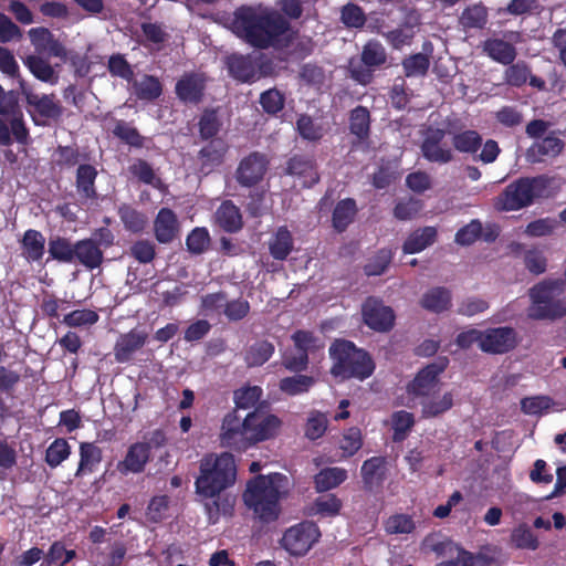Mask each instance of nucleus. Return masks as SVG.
Instances as JSON below:
<instances>
[{"instance_id": "1", "label": "nucleus", "mask_w": 566, "mask_h": 566, "mask_svg": "<svg viewBox=\"0 0 566 566\" xmlns=\"http://www.w3.org/2000/svg\"><path fill=\"white\" fill-rule=\"evenodd\" d=\"M238 468L230 452L210 453L200 460L196 493L206 500L208 521L216 524L221 516H231L237 496L226 491L234 485Z\"/></svg>"}, {"instance_id": "2", "label": "nucleus", "mask_w": 566, "mask_h": 566, "mask_svg": "<svg viewBox=\"0 0 566 566\" xmlns=\"http://www.w3.org/2000/svg\"><path fill=\"white\" fill-rule=\"evenodd\" d=\"M220 22L238 38L259 49L284 48L292 39L290 23L273 8L242 6Z\"/></svg>"}, {"instance_id": "3", "label": "nucleus", "mask_w": 566, "mask_h": 566, "mask_svg": "<svg viewBox=\"0 0 566 566\" xmlns=\"http://www.w3.org/2000/svg\"><path fill=\"white\" fill-rule=\"evenodd\" d=\"M290 480L282 473L259 475L248 482L244 504L262 521H273L280 513V500L289 493Z\"/></svg>"}, {"instance_id": "4", "label": "nucleus", "mask_w": 566, "mask_h": 566, "mask_svg": "<svg viewBox=\"0 0 566 566\" xmlns=\"http://www.w3.org/2000/svg\"><path fill=\"white\" fill-rule=\"evenodd\" d=\"M329 355L333 359L331 373L336 378L363 380L368 378L375 369L369 355L347 340L334 342L329 348Z\"/></svg>"}, {"instance_id": "5", "label": "nucleus", "mask_w": 566, "mask_h": 566, "mask_svg": "<svg viewBox=\"0 0 566 566\" xmlns=\"http://www.w3.org/2000/svg\"><path fill=\"white\" fill-rule=\"evenodd\" d=\"M551 179L544 176L522 178L511 185L495 199L499 211H516L531 205L535 199L551 193Z\"/></svg>"}, {"instance_id": "6", "label": "nucleus", "mask_w": 566, "mask_h": 566, "mask_svg": "<svg viewBox=\"0 0 566 566\" xmlns=\"http://www.w3.org/2000/svg\"><path fill=\"white\" fill-rule=\"evenodd\" d=\"M564 285L562 280H549L531 289L528 316L534 319H554L565 315L566 298L560 297Z\"/></svg>"}, {"instance_id": "7", "label": "nucleus", "mask_w": 566, "mask_h": 566, "mask_svg": "<svg viewBox=\"0 0 566 566\" xmlns=\"http://www.w3.org/2000/svg\"><path fill=\"white\" fill-rule=\"evenodd\" d=\"M165 443L166 436L160 430L144 436L142 441L134 442L128 447L123 460L116 465L117 471L123 475L144 472L151 459L153 450L164 447Z\"/></svg>"}, {"instance_id": "8", "label": "nucleus", "mask_w": 566, "mask_h": 566, "mask_svg": "<svg viewBox=\"0 0 566 566\" xmlns=\"http://www.w3.org/2000/svg\"><path fill=\"white\" fill-rule=\"evenodd\" d=\"M447 366L446 361L434 363L422 368L407 386V398L401 403L413 407L420 400L437 394L440 389L439 376Z\"/></svg>"}, {"instance_id": "9", "label": "nucleus", "mask_w": 566, "mask_h": 566, "mask_svg": "<svg viewBox=\"0 0 566 566\" xmlns=\"http://www.w3.org/2000/svg\"><path fill=\"white\" fill-rule=\"evenodd\" d=\"M294 350L285 353L283 365L291 371L304 370L308 363V355L324 347L323 342L307 331H298L292 335Z\"/></svg>"}, {"instance_id": "10", "label": "nucleus", "mask_w": 566, "mask_h": 566, "mask_svg": "<svg viewBox=\"0 0 566 566\" xmlns=\"http://www.w3.org/2000/svg\"><path fill=\"white\" fill-rule=\"evenodd\" d=\"M219 439L222 447L237 451L251 448L247 416L240 417L237 410L228 412L222 419Z\"/></svg>"}, {"instance_id": "11", "label": "nucleus", "mask_w": 566, "mask_h": 566, "mask_svg": "<svg viewBox=\"0 0 566 566\" xmlns=\"http://www.w3.org/2000/svg\"><path fill=\"white\" fill-rule=\"evenodd\" d=\"M319 531L314 523L304 522L291 526L281 539L282 547L294 556L305 555L317 542Z\"/></svg>"}, {"instance_id": "12", "label": "nucleus", "mask_w": 566, "mask_h": 566, "mask_svg": "<svg viewBox=\"0 0 566 566\" xmlns=\"http://www.w3.org/2000/svg\"><path fill=\"white\" fill-rule=\"evenodd\" d=\"M247 427L251 447L275 438L282 427V420L265 410L255 409L247 413Z\"/></svg>"}, {"instance_id": "13", "label": "nucleus", "mask_w": 566, "mask_h": 566, "mask_svg": "<svg viewBox=\"0 0 566 566\" xmlns=\"http://www.w3.org/2000/svg\"><path fill=\"white\" fill-rule=\"evenodd\" d=\"M364 323L376 332H388L395 323L394 311L381 301L369 297L361 305Z\"/></svg>"}, {"instance_id": "14", "label": "nucleus", "mask_w": 566, "mask_h": 566, "mask_svg": "<svg viewBox=\"0 0 566 566\" xmlns=\"http://www.w3.org/2000/svg\"><path fill=\"white\" fill-rule=\"evenodd\" d=\"M28 35L36 53H45L50 56L59 57L63 62L67 60V49L49 29L43 27L32 28L29 30Z\"/></svg>"}, {"instance_id": "15", "label": "nucleus", "mask_w": 566, "mask_h": 566, "mask_svg": "<svg viewBox=\"0 0 566 566\" xmlns=\"http://www.w3.org/2000/svg\"><path fill=\"white\" fill-rule=\"evenodd\" d=\"M27 102L31 107L33 119L39 125H45L49 120L57 119L62 114V106L54 95L27 94Z\"/></svg>"}, {"instance_id": "16", "label": "nucleus", "mask_w": 566, "mask_h": 566, "mask_svg": "<svg viewBox=\"0 0 566 566\" xmlns=\"http://www.w3.org/2000/svg\"><path fill=\"white\" fill-rule=\"evenodd\" d=\"M442 129H428L421 146L423 157L429 161L446 164L452 159V150L444 142Z\"/></svg>"}, {"instance_id": "17", "label": "nucleus", "mask_w": 566, "mask_h": 566, "mask_svg": "<svg viewBox=\"0 0 566 566\" xmlns=\"http://www.w3.org/2000/svg\"><path fill=\"white\" fill-rule=\"evenodd\" d=\"M268 160L258 153L243 158L237 169V180L244 187L258 184L265 175Z\"/></svg>"}, {"instance_id": "18", "label": "nucleus", "mask_w": 566, "mask_h": 566, "mask_svg": "<svg viewBox=\"0 0 566 566\" xmlns=\"http://www.w3.org/2000/svg\"><path fill=\"white\" fill-rule=\"evenodd\" d=\"M516 344V335L513 328L497 327L482 333L480 348L489 353H504Z\"/></svg>"}, {"instance_id": "19", "label": "nucleus", "mask_w": 566, "mask_h": 566, "mask_svg": "<svg viewBox=\"0 0 566 566\" xmlns=\"http://www.w3.org/2000/svg\"><path fill=\"white\" fill-rule=\"evenodd\" d=\"M155 235L160 243L171 242L179 232L177 216L167 208H163L155 219Z\"/></svg>"}, {"instance_id": "20", "label": "nucleus", "mask_w": 566, "mask_h": 566, "mask_svg": "<svg viewBox=\"0 0 566 566\" xmlns=\"http://www.w3.org/2000/svg\"><path fill=\"white\" fill-rule=\"evenodd\" d=\"M147 334L137 329H133L122 335L115 346L116 359L120 363L127 361L130 356L144 346Z\"/></svg>"}, {"instance_id": "21", "label": "nucleus", "mask_w": 566, "mask_h": 566, "mask_svg": "<svg viewBox=\"0 0 566 566\" xmlns=\"http://www.w3.org/2000/svg\"><path fill=\"white\" fill-rule=\"evenodd\" d=\"M453 398L454 395L452 391L440 394L439 389L437 394H433L419 401L422 416L424 418H433L447 412L453 406Z\"/></svg>"}, {"instance_id": "22", "label": "nucleus", "mask_w": 566, "mask_h": 566, "mask_svg": "<svg viewBox=\"0 0 566 566\" xmlns=\"http://www.w3.org/2000/svg\"><path fill=\"white\" fill-rule=\"evenodd\" d=\"M205 87V77L199 73L186 74L177 82L176 93L185 102H197Z\"/></svg>"}, {"instance_id": "23", "label": "nucleus", "mask_w": 566, "mask_h": 566, "mask_svg": "<svg viewBox=\"0 0 566 566\" xmlns=\"http://www.w3.org/2000/svg\"><path fill=\"white\" fill-rule=\"evenodd\" d=\"M24 64L38 80L51 85L59 82V71L56 70L59 65H51L46 59L39 54H31L27 56Z\"/></svg>"}, {"instance_id": "24", "label": "nucleus", "mask_w": 566, "mask_h": 566, "mask_svg": "<svg viewBox=\"0 0 566 566\" xmlns=\"http://www.w3.org/2000/svg\"><path fill=\"white\" fill-rule=\"evenodd\" d=\"M437 238V229L434 227H424L409 234L406 239L402 250L407 254H415L423 251L431 245Z\"/></svg>"}, {"instance_id": "25", "label": "nucleus", "mask_w": 566, "mask_h": 566, "mask_svg": "<svg viewBox=\"0 0 566 566\" xmlns=\"http://www.w3.org/2000/svg\"><path fill=\"white\" fill-rule=\"evenodd\" d=\"M227 65L230 74L241 82H252L256 78L255 64L250 56L233 54L228 57Z\"/></svg>"}, {"instance_id": "26", "label": "nucleus", "mask_w": 566, "mask_h": 566, "mask_svg": "<svg viewBox=\"0 0 566 566\" xmlns=\"http://www.w3.org/2000/svg\"><path fill=\"white\" fill-rule=\"evenodd\" d=\"M21 245L28 261H40L45 251V238L41 232L30 229L24 232Z\"/></svg>"}, {"instance_id": "27", "label": "nucleus", "mask_w": 566, "mask_h": 566, "mask_svg": "<svg viewBox=\"0 0 566 566\" xmlns=\"http://www.w3.org/2000/svg\"><path fill=\"white\" fill-rule=\"evenodd\" d=\"M216 222L227 232H235L242 227L240 210L231 201H224L216 212Z\"/></svg>"}, {"instance_id": "28", "label": "nucleus", "mask_w": 566, "mask_h": 566, "mask_svg": "<svg viewBox=\"0 0 566 566\" xmlns=\"http://www.w3.org/2000/svg\"><path fill=\"white\" fill-rule=\"evenodd\" d=\"M74 251V258L90 269L97 268L103 260L99 247L92 239L78 241Z\"/></svg>"}, {"instance_id": "29", "label": "nucleus", "mask_w": 566, "mask_h": 566, "mask_svg": "<svg viewBox=\"0 0 566 566\" xmlns=\"http://www.w3.org/2000/svg\"><path fill=\"white\" fill-rule=\"evenodd\" d=\"M80 455V464L76 471L77 476L94 472L102 461V450L94 443H81Z\"/></svg>"}, {"instance_id": "30", "label": "nucleus", "mask_w": 566, "mask_h": 566, "mask_svg": "<svg viewBox=\"0 0 566 566\" xmlns=\"http://www.w3.org/2000/svg\"><path fill=\"white\" fill-rule=\"evenodd\" d=\"M271 255L284 260L293 249V238L286 227H280L269 242Z\"/></svg>"}, {"instance_id": "31", "label": "nucleus", "mask_w": 566, "mask_h": 566, "mask_svg": "<svg viewBox=\"0 0 566 566\" xmlns=\"http://www.w3.org/2000/svg\"><path fill=\"white\" fill-rule=\"evenodd\" d=\"M483 48L492 60L502 64H510L515 59L513 45L501 39H490L484 42Z\"/></svg>"}, {"instance_id": "32", "label": "nucleus", "mask_w": 566, "mask_h": 566, "mask_svg": "<svg viewBox=\"0 0 566 566\" xmlns=\"http://www.w3.org/2000/svg\"><path fill=\"white\" fill-rule=\"evenodd\" d=\"M289 174L297 176L302 179V185L311 187L318 181V175L308 159L294 157L290 160L287 167Z\"/></svg>"}, {"instance_id": "33", "label": "nucleus", "mask_w": 566, "mask_h": 566, "mask_svg": "<svg viewBox=\"0 0 566 566\" xmlns=\"http://www.w3.org/2000/svg\"><path fill=\"white\" fill-rule=\"evenodd\" d=\"M347 479V471L343 468H326L315 475V488L318 492H325L338 486Z\"/></svg>"}, {"instance_id": "34", "label": "nucleus", "mask_w": 566, "mask_h": 566, "mask_svg": "<svg viewBox=\"0 0 566 566\" xmlns=\"http://www.w3.org/2000/svg\"><path fill=\"white\" fill-rule=\"evenodd\" d=\"M421 304L432 312H443L450 307L451 295L444 287H434L423 294Z\"/></svg>"}, {"instance_id": "35", "label": "nucleus", "mask_w": 566, "mask_h": 566, "mask_svg": "<svg viewBox=\"0 0 566 566\" xmlns=\"http://www.w3.org/2000/svg\"><path fill=\"white\" fill-rule=\"evenodd\" d=\"M563 149V142L556 136H547L532 145L528 156L539 160L541 156H556Z\"/></svg>"}, {"instance_id": "36", "label": "nucleus", "mask_w": 566, "mask_h": 566, "mask_svg": "<svg viewBox=\"0 0 566 566\" xmlns=\"http://www.w3.org/2000/svg\"><path fill=\"white\" fill-rule=\"evenodd\" d=\"M224 150V146L221 142L218 140H213L208 146L202 148L200 151L202 172L208 174L213 169V167L219 165L223 157Z\"/></svg>"}, {"instance_id": "37", "label": "nucleus", "mask_w": 566, "mask_h": 566, "mask_svg": "<svg viewBox=\"0 0 566 566\" xmlns=\"http://www.w3.org/2000/svg\"><path fill=\"white\" fill-rule=\"evenodd\" d=\"M328 427L327 416L321 411L312 410L308 412L304 428L305 437L310 440L322 438Z\"/></svg>"}, {"instance_id": "38", "label": "nucleus", "mask_w": 566, "mask_h": 566, "mask_svg": "<svg viewBox=\"0 0 566 566\" xmlns=\"http://www.w3.org/2000/svg\"><path fill=\"white\" fill-rule=\"evenodd\" d=\"M356 214V203L352 199L338 202L333 213V224L338 231H343L353 221Z\"/></svg>"}, {"instance_id": "39", "label": "nucleus", "mask_w": 566, "mask_h": 566, "mask_svg": "<svg viewBox=\"0 0 566 566\" xmlns=\"http://www.w3.org/2000/svg\"><path fill=\"white\" fill-rule=\"evenodd\" d=\"M136 95L142 99H155L161 94L160 82L150 75H143L134 83Z\"/></svg>"}, {"instance_id": "40", "label": "nucleus", "mask_w": 566, "mask_h": 566, "mask_svg": "<svg viewBox=\"0 0 566 566\" xmlns=\"http://www.w3.org/2000/svg\"><path fill=\"white\" fill-rule=\"evenodd\" d=\"M415 424V418L411 412L401 410L391 416V428L394 430V440L402 441L408 436Z\"/></svg>"}, {"instance_id": "41", "label": "nucleus", "mask_w": 566, "mask_h": 566, "mask_svg": "<svg viewBox=\"0 0 566 566\" xmlns=\"http://www.w3.org/2000/svg\"><path fill=\"white\" fill-rule=\"evenodd\" d=\"M314 381L313 377L305 375L286 377L280 381V389L290 396H295L306 392L314 385Z\"/></svg>"}, {"instance_id": "42", "label": "nucleus", "mask_w": 566, "mask_h": 566, "mask_svg": "<svg viewBox=\"0 0 566 566\" xmlns=\"http://www.w3.org/2000/svg\"><path fill=\"white\" fill-rule=\"evenodd\" d=\"M96 176L97 171L91 165H81L77 169V190L82 192L86 198H92L95 196L94 181Z\"/></svg>"}, {"instance_id": "43", "label": "nucleus", "mask_w": 566, "mask_h": 566, "mask_svg": "<svg viewBox=\"0 0 566 566\" xmlns=\"http://www.w3.org/2000/svg\"><path fill=\"white\" fill-rule=\"evenodd\" d=\"M296 129L302 138L317 140L323 137L325 128L323 125L307 115H301L296 122Z\"/></svg>"}, {"instance_id": "44", "label": "nucleus", "mask_w": 566, "mask_h": 566, "mask_svg": "<svg viewBox=\"0 0 566 566\" xmlns=\"http://www.w3.org/2000/svg\"><path fill=\"white\" fill-rule=\"evenodd\" d=\"M273 353L274 346L271 343L258 342L249 348L245 360L250 366H260L268 361Z\"/></svg>"}, {"instance_id": "45", "label": "nucleus", "mask_w": 566, "mask_h": 566, "mask_svg": "<svg viewBox=\"0 0 566 566\" xmlns=\"http://www.w3.org/2000/svg\"><path fill=\"white\" fill-rule=\"evenodd\" d=\"M338 446L344 457L354 455L363 446L360 430L356 427H352L344 431Z\"/></svg>"}, {"instance_id": "46", "label": "nucleus", "mask_w": 566, "mask_h": 566, "mask_svg": "<svg viewBox=\"0 0 566 566\" xmlns=\"http://www.w3.org/2000/svg\"><path fill=\"white\" fill-rule=\"evenodd\" d=\"M385 462V458L374 457L363 463L361 475L366 484L371 486L381 480Z\"/></svg>"}, {"instance_id": "47", "label": "nucleus", "mask_w": 566, "mask_h": 566, "mask_svg": "<svg viewBox=\"0 0 566 566\" xmlns=\"http://www.w3.org/2000/svg\"><path fill=\"white\" fill-rule=\"evenodd\" d=\"M262 397V389L259 386L243 387L234 392V402L239 409L254 407Z\"/></svg>"}, {"instance_id": "48", "label": "nucleus", "mask_w": 566, "mask_h": 566, "mask_svg": "<svg viewBox=\"0 0 566 566\" xmlns=\"http://www.w3.org/2000/svg\"><path fill=\"white\" fill-rule=\"evenodd\" d=\"M553 401L547 396L527 397L521 401L522 410L532 416L546 413L553 407Z\"/></svg>"}, {"instance_id": "49", "label": "nucleus", "mask_w": 566, "mask_h": 566, "mask_svg": "<svg viewBox=\"0 0 566 566\" xmlns=\"http://www.w3.org/2000/svg\"><path fill=\"white\" fill-rule=\"evenodd\" d=\"M70 455V446L64 439L54 440L46 450L45 460L52 468L60 465Z\"/></svg>"}, {"instance_id": "50", "label": "nucleus", "mask_w": 566, "mask_h": 566, "mask_svg": "<svg viewBox=\"0 0 566 566\" xmlns=\"http://www.w3.org/2000/svg\"><path fill=\"white\" fill-rule=\"evenodd\" d=\"M75 245L73 247L67 240L56 238L49 243L50 255L61 262H72L74 260Z\"/></svg>"}, {"instance_id": "51", "label": "nucleus", "mask_w": 566, "mask_h": 566, "mask_svg": "<svg viewBox=\"0 0 566 566\" xmlns=\"http://www.w3.org/2000/svg\"><path fill=\"white\" fill-rule=\"evenodd\" d=\"M453 145L461 153H474L481 146V137L475 130H465L454 135Z\"/></svg>"}, {"instance_id": "52", "label": "nucleus", "mask_w": 566, "mask_h": 566, "mask_svg": "<svg viewBox=\"0 0 566 566\" xmlns=\"http://www.w3.org/2000/svg\"><path fill=\"white\" fill-rule=\"evenodd\" d=\"M350 130L359 138L367 136L369 130V112L365 107H356L350 115Z\"/></svg>"}, {"instance_id": "53", "label": "nucleus", "mask_w": 566, "mask_h": 566, "mask_svg": "<svg viewBox=\"0 0 566 566\" xmlns=\"http://www.w3.org/2000/svg\"><path fill=\"white\" fill-rule=\"evenodd\" d=\"M512 543L517 548L523 549H536L538 547V541L533 532L526 525H520L512 532Z\"/></svg>"}, {"instance_id": "54", "label": "nucleus", "mask_w": 566, "mask_h": 566, "mask_svg": "<svg viewBox=\"0 0 566 566\" xmlns=\"http://www.w3.org/2000/svg\"><path fill=\"white\" fill-rule=\"evenodd\" d=\"M361 61L367 66H378L385 63L386 52L384 46L375 41L368 42L363 50Z\"/></svg>"}, {"instance_id": "55", "label": "nucleus", "mask_w": 566, "mask_h": 566, "mask_svg": "<svg viewBox=\"0 0 566 566\" xmlns=\"http://www.w3.org/2000/svg\"><path fill=\"white\" fill-rule=\"evenodd\" d=\"M76 553L73 549H66L62 542H54L46 554V563L49 565L57 564L64 566L66 563L75 557Z\"/></svg>"}, {"instance_id": "56", "label": "nucleus", "mask_w": 566, "mask_h": 566, "mask_svg": "<svg viewBox=\"0 0 566 566\" xmlns=\"http://www.w3.org/2000/svg\"><path fill=\"white\" fill-rule=\"evenodd\" d=\"M486 9L481 4H474L463 11L461 23L465 28H482L486 23Z\"/></svg>"}, {"instance_id": "57", "label": "nucleus", "mask_w": 566, "mask_h": 566, "mask_svg": "<svg viewBox=\"0 0 566 566\" xmlns=\"http://www.w3.org/2000/svg\"><path fill=\"white\" fill-rule=\"evenodd\" d=\"M392 259V252L389 249H381L365 265L367 275H380L385 272Z\"/></svg>"}, {"instance_id": "58", "label": "nucleus", "mask_w": 566, "mask_h": 566, "mask_svg": "<svg viewBox=\"0 0 566 566\" xmlns=\"http://www.w3.org/2000/svg\"><path fill=\"white\" fill-rule=\"evenodd\" d=\"M98 321V315L92 310H76L65 315L63 322L71 327L93 325Z\"/></svg>"}, {"instance_id": "59", "label": "nucleus", "mask_w": 566, "mask_h": 566, "mask_svg": "<svg viewBox=\"0 0 566 566\" xmlns=\"http://www.w3.org/2000/svg\"><path fill=\"white\" fill-rule=\"evenodd\" d=\"M429 64V57L418 53L403 61V69L407 76H421L428 71Z\"/></svg>"}, {"instance_id": "60", "label": "nucleus", "mask_w": 566, "mask_h": 566, "mask_svg": "<svg viewBox=\"0 0 566 566\" xmlns=\"http://www.w3.org/2000/svg\"><path fill=\"white\" fill-rule=\"evenodd\" d=\"M210 235L206 228H196L187 237L186 243L190 252L202 253L209 245Z\"/></svg>"}, {"instance_id": "61", "label": "nucleus", "mask_w": 566, "mask_h": 566, "mask_svg": "<svg viewBox=\"0 0 566 566\" xmlns=\"http://www.w3.org/2000/svg\"><path fill=\"white\" fill-rule=\"evenodd\" d=\"M385 528L389 534H408L415 528V524L408 515L397 514L386 521Z\"/></svg>"}, {"instance_id": "62", "label": "nucleus", "mask_w": 566, "mask_h": 566, "mask_svg": "<svg viewBox=\"0 0 566 566\" xmlns=\"http://www.w3.org/2000/svg\"><path fill=\"white\" fill-rule=\"evenodd\" d=\"M260 104L269 114L280 112L284 106V97L277 90H268L260 96Z\"/></svg>"}, {"instance_id": "63", "label": "nucleus", "mask_w": 566, "mask_h": 566, "mask_svg": "<svg viewBox=\"0 0 566 566\" xmlns=\"http://www.w3.org/2000/svg\"><path fill=\"white\" fill-rule=\"evenodd\" d=\"M481 231V222L479 220H472L457 232L455 242L461 245L472 244L480 237Z\"/></svg>"}, {"instance_id": "64", "label": "nucleus", "mask_w": 566, "mask_h": 566, "mask_svg": "<svg viewBox=\"0 0 566 566\" xmlns=\"http://www.w3.org/2000/svg\"><path fill=\"white\" fill-rule=\"evenodd\" d=\"M342 503L335 495H324L316 500L315 510L316 513L323 516L337 515L340 510Z\"/></svg>"}]
</instances>
